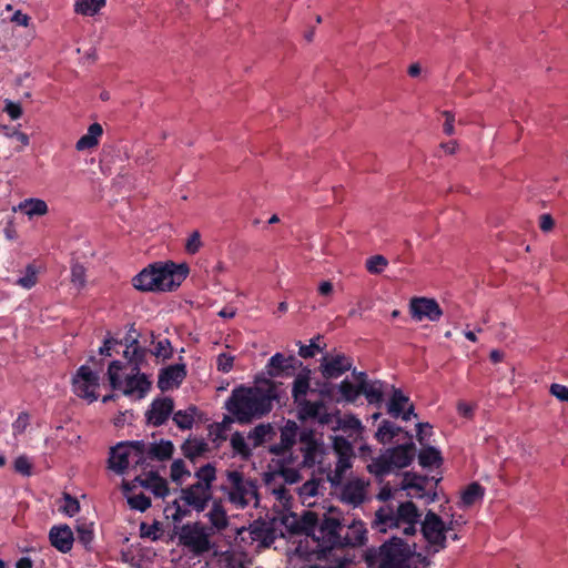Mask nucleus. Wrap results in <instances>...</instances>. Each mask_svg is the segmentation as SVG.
<instances>
[{"label":"nucleus","instance_id":"nucleus-58","mask_svg":"<svg viewBox=\"0 0 568 568\" xmlns=\"http://www.w3.org/2000/svg\"><path fill=\"white\" fill-rule=\"evenodd\" d=\"M339 426L344 432L361 433L363 430L361 420L354 415H346L339 420Z\"/></svg>","mask_w":568,"mask_h":568},{"label":"nucleus","instance_id":"nucleus-53","mask_svg":"<svg viewBox=\"0 0 568 568\" xmlns=\"http://www.w3.org/2000/svg\"><path fill=\"white\" fill-rule=\"evenodd\" d=\"M128 504L132 509L143 513L151 507V499L141 493L138 495L129 496Z\"/></svg>","mask_w":568,"mask_h":568},{"label":"nucleus","instance_id":"nucleus-63","mask_svg":"<svg viewBox=\"0 0 568 568\" xmlns=\"http://www.w3.org/2000/svg\"><path fill=\"white\" fill-rule=\"evenodd\" d=\"M31 463L27 456H19L14 460V470L23 476L31 475Z\"/></svg>","mask_w":568,"mask_h":568},{"label":"nucleus","instance_id":"nucleus-39","mask_svg":"<svg viewBox=\"0 0 568 568\" xmlns=\"http://www.w3.org/2000/svg\"><path fill=\"white\" fill-rule=\"evenodd\" d=\"M106 0H75L74 10L83 16H94L105 6Z\"/></svg>","mask_w":568,"mask_h":568},{"label":"nucleus","instance_id":"nucleus-14","mask_svg":"<svg viewBox=\"0 0 568 568\" xmlns=\"http://www.w3.org/2000/svg\"><path fill=\"white\" fill-rule=\"evenodd\" d=\"M298 426L294 420H287L281 428L280 443L270 446L268 452L275 456H282L291 450L296 442Z\"/></svg>","mask_w":568,"mask_h":568},{"label":"nucleus","instance_id":"nucleus-11","mask_svg":"<svg viewBox=\"0 0 568 568\" xmlns=\"http://www.w3.org/2000/svg\"><path fill=\"white\" fill-rule=\"evenodd\" d=\"M181 500L185 506L196 513L204 511L213 497V491L207 490L200 484H192L180 489Z\"/></svg>","mask_w":568,"mask_h":568},{"label":"nucleus","instance_id":"nucleus-16","mask_svg":"<svg viewBox=\"0 0 568 568\" xmlns=\"http://www.w3.org/2000/svg\"><path fill=\"white\" fill-rule=\"evenodd\" d=\"M49 540L52 547L62 554H68L73 546L74 535L72 529L67 525H58L51 527L49 531Z\"/></svg>","mask_w":568,"mask_h":568},{"label":"nucleus","instance_id":"nucleus-13","mask_svg":"<svg viewBox=\"0 0 568 568\" xmlns=\"http://www.w3.org/2000/svg\"><path fill=\"white\" fill-rule=\"evenodd\" d=\"M405 435L409 439L408 443L397 445L387 449L385 453L394 469H400L409 466L415 456L416 447L412 442V435L408 432H406Z\"/></svg>","mask_w":568,"mask_h":568},{"label":"nucleus","instance_id":"nucleus-36","mask_svg":"<svg viewBox=\"0 0 568 568\" xmlns=\"http://www.w3.org/2000/svg\"><path fill=\"white\" fill-rule=\"evenodd\" d=\"M194 475L197 478L195 484H200L205 489L212 490L213 483L216 479V469L212 464L207 463L200 467Z\"/></svg>","mask_w":568,"mask_h":568},{"label":"nucleus","instance_id":"nucleus-24","mask_svg":"<svg viewBox=\"0 0 568 568\" xmlns=\"http://www.w3.org/2000/svg\"><path fill=\"white\" fill-rule=\"evenodd\" d=\"M16 210L26 214L29 219H32L34 216L45 215L49 207L45 201L37 197H29L21 201Z\"/></svg>","mask_w":568,"mask_h":568},{"label":"nucleus","instance_id":"nucleus-52","mask_svg":"<svg viewBox=\"0 0 568 568\" xmlns=\"http://www.w3.org/2000/svg\"><path fill=\"white\" fill-rule=\"evenodd\" d=\"M154 348L151 351V353L162 359H169L172 357L173 348L171 345V342L168 338H163L161 341H158L154 343Z\"/></svg>","mask_w":568,"mask_h":568},{"label":"nucleus","instance_id":"nucleus-42","mask_svg":"<svg viewBox=\"0 0 568 568\" xmlns=\"http://www.w3.org/2000/svg\"><path fill=\"white\" fill-rule=\"evenodd\" d=\"M131 452V457H136L134 460L136 465H143L148 459L149 444L143 440H133L123 443Z\"/></svg>","mask_w":568,"mask_h":568},{"label":"nucleus","instance_id":"nucleus-40","mask_svg":"<svg viewBox=\"0 0 568 568\" xmlns=\"http://www.w3.org/2000/svg\"><path fill=\"white\" fill-rule=\"evenodd\" d=\"M484 497V488L478 483L469 484L462 494V503L470 507Z\"/></svg>","mask_w":568,"mask_h":568},{"label":"nucleus","instance_id":"nucleus-18","mask_svg":"<svg viewBox=\"0 0 568 568\" xmlns=\"http://www.w3.org/2000/svg\"><path fill=\"white\" fill-rule=\"evenodd\" d=\"M296 358L293 355L285 356L282 353L274 354L267 362V375L271 377L283 376L288 369L295 368Z\"/></svg>","mask_w":568,"mask_h":568},{"label":"nucleus","instance_id":"nucleus-44","mask_svg":"<svg viewBox=\"0 0 568 568\" xmlns=\"http://www.w3.org/2000/svg\"><path fill=\"white\" fill-rule=\"evenodd\" d=\"M231 446L234 453L246 460L252 456V449L245 442L244 436L240 432H235L231 437Z\"/></svg>","mask_w":568,"mask_h":568},{"label":"nucleus","instance_id":"nucleus-37","mask_svg":"<svg viewBox=\"0 0 568 568\" xmlns=\"http://www.w3.org/2000/svg\"><path fill=\"white\" fill-rule=\"evenodd\" d=\"M227 480L231 484L232 488L234 489V493L231 494V499L235 500L236 496L243 499L244 496L247 494L243 474L237 470H230L227 471Z\"/></svg>","mask_w":568,"mask_h":568},{"label":"nucleus","instance_id":"nucleus-55","mask_svg":"<svg viewBox=\"0 0 568 568\" xmlns=\"http://www.w3.org/2000/svg\"><path fill=\"white\" fill-rule=\"evenodd\" d=\"M393 469L394 468L390 465V462L388 460L386 454L377 458L371 466V471L381 476L389 474Z\"/></svg>","mask_w":568,"mask_h":568},{"label":"nucleus","instance_id":"nucleus-28","mask_svg":"<svg viewBox=\"0 0 568 568\" xmlns=\"http://www.w3.org/2000/svg\"><path fill=\"white\" fill-rule=\"evenodd\" d=\"M383 385L381 381H368L359 386V395H364L369 404L379 405L384 398Z\"/></svg>","mask_w":568,"mask_h":568},{"label":"nucleus","instance_id":"nucleus-2","mask_svg":"<svg viewBox=\"0 0 568 568\" xmlns=\"http://www.w3.org/2000/svg\"><path fill=\"white\" fill-rule=\"evenodd\" d=\"M266 387H235L226 399L224 407L240 424L251 423L272 410L273 400L276 399V385L265 381Z\"/></svg>","mask_w":568,"mask_h":568},{"label":"nucleus","instance_id":"nucleus-61","mask_svg":"<svg viewBox=\"0 0 568 568\" xmlns=\"http://www.w3.org/2000/svg\"><path fill=\"white\" fill-rule=\"evenodd\" d=\"M202 241L200 233L197 231L192 232L185 243V251L189 254H195L200 251Z\"/></svg>","mask_w":568,"mask_h":568},{"label":"nucleus","instance_id":"nucleus-60","mask_svg":"<svg viewBox=\"0 0 568 568\" xmlns=\"http://www.w3.org/2000/svg\"><path fill=\"white\" fill-rule=\"evenodd\" d=\"M320 487V480L318 479H310L305 481L300 488L298 494L302 498H310L317 495V490Z\"/></svg>","mask_w":568,"mask_h":568},{"label":"nucleus","instance_id":"nucleus-20","mask_svg":"<svg viewBox=\"0 0 568 568\" xmlns=\"http://www.w3.org/2000/svg\"><path fill=\"white\" fill-rule=\"evenodd\" d=\"M429 480H435V484L437 485L440 478L435 479L434 477L429 478L427 476H422L418 474L406 473L404 476L402 488L405 490L413 489L415 490V494L412 495L413 497L424 498L426 497V485L428 484Z\"/></svg>","mask_w":568,"mask_h":568},{"label":"nucleus","instance_id":"nucleus-10","mask_svg":"<svg viewBox=\"0 0 568 568\" xmlns=\"http://www.w3.org/2000/svg\"><path fill=\"white\" fill-rule=\"evenodd\" d=\"M409 313L412 318L417 322L424 320L438 322L443 315L437 301L428 297H413L409 302Z\"/></svg>","mask_w":568,"mask_h":568},{"label":"nucleus","instance_id":"nucleus-8","mask_svg":"<svg viewBox=\"0 0 568 568\" xmlns=\"http://www.w3.org/2000/svg\"><path fill=\"white\" fill-rule=\"evenodd\" d=\"M353 359L345 354L338 353L335 355L326 354L320 361L318 371L324 379H337L344 373L352 369Z\"/></svg>","mask_w":568,"mask_h":568},{"label":"nucleus","instance_id":"nucleus-57","mask_svg":"<svg viewBox=\"0 0 568 568\" xmlns=\"http://www.w3.org/2000/svg\"><path fill=\"white\" fill-rule=\"evenodd\" d=\"M153 480L155 481L152 483L149 490H151L155 497H166L170 494L168 481L160 475L158 477H153Z\"/></svg>","mask_w":568,"mask_h":568},{"label":"nucleus","instance_id":"nucleus-22","mask_svg":"<svg viewBox=\"0 0 568 568\" xmlns=\"http://www.w3.org/2000/svg\"><path fill=\"white\" fill-rule=\"evenodd\" d=\"M131 457V452L126 448V446L121 443L115 448L111 449L109 457V467L118 474H123L124 470L129 467Z\"/></svg>","mask_w":568,"mask_h":568},{"label":"nucleus","instance_id":"nucleus-35","mask_svg":"<svg viewBox=\"0 0 568 568\" xmlns=\"http://www.w3.org/2000/svg\"><path fill=\"white\" fill-rule=\"evenodd\" d=\"M292 463V458H282L277 460V474L283 477L286 484H296L302 479L301 473L296 468L288 467Z\"/></svg>","mask_w":568,"mask_h":568},{"label":"nucleus","instance_id":"nucleus-33","mask_svg":"<svg viewBox=\"0 0 568 568\" xmlns=\"http://www.w3.org/2000/svg\"><path fill=\"white\" fill-rule=\"evenodd\" d=\"M234 419L227 415L224 416L221 423H213L209 426V437L215 443L220 444L221 442L226 440V432L230 429L231 424Z\"/></svg>","mask_w":568,"mask_h":568},{"label":"nucleus","instance_id":"nucleus-19","mask_svg":"<svg viewBox=\"0 0 568 568\" xmlns=\"http://www.w3.org/2000/svg\"><path fill=\"white\" fill-rule=\"evenodd\" d=\"M151 388V382L145 374L140 372H132V375L126 376L123 394L126 396L139 394V398H143Z\"/></svg>","mask_w":568,"mask_h":568},{"label":"nucleus","instance_id":"nucleus-17","mask_svg":"<svg viewBox=\"0 0 568 568\" xmlns=\"http://www.w3.org/2000/svg\"><path fill=\"white\" fill-rule=\"evenodd\" d=\"M366 497L365 483L362 479L347 481L341 490V500L353 507L364 503Z\"/></svg>","mask_w":568,"mask_h":568},{"label":"nucleus","instance_id":"nucleus-9","mask_svg":"<svg viewBox=\"0 0 568 568\" xmlns=\"http://www.w3.org/2000/svg\"><path fill=\"white\" fill-rule=\"evenodd\" d=\"M180 544L191 548L197 554L205 552L210 549V539L199 524H185L181 527L179 535Z\"/></svg>","mask_w":568,"mask_h":568},{"label":"nucleus","instance_id":"nucleus-5","mask_svg":"<svg viewBox=\"0 0 568 568\" xmlns=\"http://www.w3.org/2000/svg\"><path fill=\"white\" fill-rule=\"evenodd\" d=\"M375 525L379 531L385 532L387 528H399L403 523L418 521L420 514L413 501L399 504L397 511L381 508L375 514Z\"/></svg>","mask_w":568,"mask_h":568},{"label":"nucleus","instance_id":"nucleus-59","mask_svg":"<svg viewBox=\"0 0 568 568\" xmlns=\"http://www.w3.org/2000/svg\"><path fill=\"white\" fill-rule=\"evenodd\" d=\"M71 282L78 288H82L85 285V268L83 265L75 263L71 267Z\"/></svg>","mask_w":568,"mask_h":568},{"label":"nucleus","instance_id":"nucleus-25","mask_svg":"<svg viewBox=\"0 0 568 568\" xmlns=\"http://www.w3.org/2000/svg\"><path fill=\"white\" fill-rule=\"evenodd\" d=\"M148 352L146 348L139 345L138 339L131 341V344L128 345V349L123 352V355L129 364L132 365V372L139 373L141 371V365L145 361Z\"/></svg>","mask_w":568,"mask_h":568},{"label":"nucleus","instance_id":"nucleus-21","mask_svg":"<svg viewBox=\"0 0 568 568\" xmlns=\"http://www.w3.org/2000/svg\"><path fill=\"white\" fill-rule=\"evenodd\" d=\"M103 135V128L100 123L94 122L89 125L88 131L75 143V150L79 152L92 150L100 143Z\"/></svg>","mask_w":568,"mask_h":568},{"label":"nucleus","instance_id":"nucleus-41","mask_svg":"<svg viewBox=\"0 0 568 568\" xmlns=\"http://www.w3.org/2000/svg\"><path fill=\"white\" fill-rule=\"evenodd\" d=\"M274 428L271 424H260L255 426L247 435L248 439L253 440V447H260L267 436L274 435Z\"/></svg>","mask_w":568,"mask_h":568},{"label":"nucleus","instance_id":"nucleus-47","mask_svg":"<svg viewBox=\"0 0 568 568\" xmlns=\"http://www.w3.org/2000/svg\"><path fill=\"white\" fill-rule=\"evenodd\" d=\"M342 399L347 403H355L359 396V386L354 385L348 379H344L338 385Z\"/></svg>","mask_w":568,"mask_h":568},{"label":"nucleus","instance_id":"nucleus-31","mask_svg":"<svg viewBox=\"0 0 568 568\" xmlns=\"http://www.w3.org/2000/svg\"><path fill=\"white\" fill-rule=\"evenodd\" d=\"M298 408V417L300 419H315L318 417L320 409L324 408L323 400L312 402L306 398L295 403Z\"/></svg>","mask_w":568,"mask_h":568},{"label":"nucleus","instance_id":"nucleus-26","mask_svg":"<svg viewBox=\"0 0 568 568\" xmlns=\"http://www.w3.org/2000/svg\"><path fill=\"white\" fill-rule=\"evenodd\" d=\"M300 523L302 524L300 529L304 530V534L306 536H312V539L315 544H317L316 535H320L318 527L321 523H318V516L316 513L306 510L304 514L300 517ZM317 551V545H315V548L313 549V552L316 555Z\"/></svg>","mask_w":568,"mask_h":568},{"label":"nucleus","instance_id":"nucleus-54","mask_svg":"<svg viewBox=\"0 0 568 568\" xmlns=\"http://www.w3.org/2000/svg\"><path fill=\"white\" fill-rule=\"evenodd\" d=\"M387 264L383 255H374L366 261V268L371 274H381Z\"/></svg>","mask_w":568,"mask_h":568},{"label":"nucleus","instance_id":"nucleus-12","mask_svg":"<svg viewBox=\"0 0 568 568\" xmlns=\"http://www.w3.org/2000/svg\"><path fill=\"white\" fill-rule=\"evenodd\" d=\"M174 410V400L171 397H156L145 412L146 423L153 427H160L166 423Z\"/></svg>","mask_w":568,"mask_h":568},{"label":"nucleus","instance_id":"nucleus-34","mask_svg":"<svg viewBox=\"0 0 568 568\" xmlns=\"http://www.w3.org/2000/svg\"><path fill=\"white\" fill-rule=\"evenodd\" d=\"M418 463L424 468L432 466L439 467L443 464V457L437 448L427 446L419 452Z\"/></svg>","mask_w":568,"mask_h":568},{"label":"nucleus","instance_id":"nucleus-43","mask_svg":"<svg viewBox=\"0 0 568 568\" xmlns=\"http://www.w3.org/2000/svg\"><path fill=\"white\" fill-rule=\"evenodd\" d=\"M351 467H352L351 455H347L345 452H341L338 460L335 465L334 474L331 477V483L333 485L341 484L345 471L347 469H349Z\"/></svg>","mask_w":568,"mask_h":568},{"label":"nucleus","instance_id":"nucleus-4","mask_svg":"<svg viewBox=\"0 0 568 568\" xmlns=\"http://www.w3.org/2000/svg\"><path fill=\"white\" fill-rule=\"evenodd\" d=\"M414 550L399 537H392L378 550L379 568H412L409 561Z\"/></svg>","mask_w":568,"mask_h":568},{"label":"nucleus","instance_id":"nucleus-50","mask_svg":"<svg viewBox=\"0 0 568 568\" xmlns=\"http://www.w3.org/2000/svg\"><path fill=\"white\" fill-rule=\"evenodd\" d=\"M78 541L84 547H89L94 538L93 524L82 523L77 526Z\"/></svg>","mask_w":568,"mask_h":568},{"label":"nucleus","instance_id":"nucleus-46","mask_svg":"<svg viewBox=\"0 0 568 568\" xmlns=\"http://www.w3.org/2000/svg\"><path fill=\"white\" fill-rule=\"evenodd\" d=\"M321 336L317 335L316 337L312 338L310 341L308 345H304L301 342H297L298 345V355L302 358H312L315 356L316 353L322 352L325 347V345L321 344Z\"/></svg>","mask_w":568,"mask_h":568},{"label":"nucleus","instance_id":"nucleus-32","mask_svg":"<svg viewBox=\"0 0 568 568\" xmlns=\"http://www.w3.org/2000/svg\"><path fill=\"white\" fill-rule=\"evenodd\" d=\"M404 432L402 427L396 426L390 420L384 419L379 424L375 438L381 444L390 443L399 433Z\"/></svg>","mask_w":568,"mask_h":568},{"label":"nucleus","instance_id":"nucleus-1","mask_svg":"<svg viewBox=\"0 0 568 568\" xmlns=\"http://www.w3.org/2000/svg\"><path fill=\"white\" fill-rule=\"evenodd\" d=\"M318 532L316 558L334 565H314L311 568H348L353 564V557L337 552L345 548L361 547L367 541V529L362 520H353L345 526L335 517L324 516Z\"/></svg>","mask_w":568,"mask_h":568},{"label":"nucleus","instance_id":"nucleus-15","mask_svg":"<svg viewBox=\"0 0 568 568\" xmlns=\"http://www.w3.org/2000/svg\"><path fill=\"white\" fill-rule=\"evenodd\" d=\"M186 376V368L184 364H174L162 368L158 378V387L162 390H169L178 387Z\"/></svg>","mask_w":568,"mask_h":568},{"label":"nucleus","instance_id":"nucleus-7","mask_svg":"<svg viewBox=\"0 0 568 568\" xmlns=\"http://www.w3.org/2000/svg\"><path fill=\"white\" fill-rule=\"evenodd\" d=\"M74 393L82 398L94 402L98 399L95 388L99 386V376L89 366L82 365L78 368L72 379Z\"/></svg>","mask_w":568,"mask_h":568},{"label":"nucleus","instance_id":"nucleus-62","mask_svg":"<svg viewBox=\"0 0 568 568\" xmlns=\"http://www.w3.org/2000/svg\"><path fill=\"white\" fill-rule=\"evenodd\" d=\"M234 357L227 353H221L217 356V369L222 373H229L233 368Z\"/></svg>","mask_w":568,"mask_h":568},{"label":"nucleus","instance_id":"nucleus-48","mask_svg":"<svg viewBox=\"0 0 568 568\" xmlns=\"http://www.w3.org/2000/svg\"><path fill=\"white\" fill-rule=\"evenodd\" d=\"M38 268L34 264H28L26 267V274L16 281V284L30 290L38 283Z\"/></svg>","mask_w":568,"mask_h":568},{"label":"nucleus","instance_id":"nucleus-49","mask_svg":"<svg viewBox=\"0 0 568 568\" xmlns=\"http://www.w3.org/2000/svg\"><path fill=\"white\" fill-rule=\"evenodd\" d=\"M124 368V364L120 361H112L108 367V377L110 385L113 389H120L122 387V381L119 373Z\"/></svg>","mask_w":568,"mask_h":568},{"label":"nucleus","instance_id":"nucleus-23","mask_svg":"<svg viewBox=\"0 0 568 568\" xmlns=\"http://www.w3.org/2000/svg\"><path fill=\"white\" fill-rule=\"evenodd\" d=\"M311 369L304 367L295 377L292 386V397L294 403L306 398L307 393L311 390Z\"/></svg>","mask_w":568,"mask_h":568},{"label":"nucleus","instance_id":"nucleus-64","mask_svg":"<svg viewBox=\"0 0 568 568\" xmlns=\"http://www.w3.org/2000/svg\"><path fill=\"white\" fill-rule=\"evenodd\" d=\"M549 393L561 402H568V387L558 383H552Z\"/></svg>","mask_w":568,"mask_h":568},{"label":"nucleus","instance_id":"nucleus-29","mask_svg":"<svg viewBox=\"0 0 568 568\" xmlns=\"http://www.w3.org/2000/svg\"><path fill=\"white\" fill-rule=\"evenodd\" d=\"M181 449L183 455L193 462L195 458L207 453L210 448L207 443H205L203 439L187 438L181 446Z\"/></svg>","mask_w":568,"mask_h":568},{"label":"nucleus","instance_id":"nucleus-30","mask_svg":"<svg viewBox=\"0 0 568 568\" xmlns=\"http://www.w3.org/2000/svg\"><path fill=\"white\" fill-rule=\"evenodd\" d=\"M197 414L196 406H189L186 409L173 410V422L181 430H189L193 427L195 416Z\"/></svg>","mask_w":568,"mask_h":568},{"label":"nucleus","instance_id":"nucleus-56","mask_svg":"<svg viewBox=\"0 0 568 568\" xmlns=\"http://www.w3.org/2000/svg\"><path fill=\"white\" fill-rule=\"evenodd\" d=\"M61 511L69 517H73L80 510V503L77 498L72 497L69 494L63 495V505L61 506Z\"/></svg>","mask_w":568,"mask_h":568},{"label":"nucleus","instance_id":"nucleus-6","mask_svg":"<svg viewBox=\"0 0 568 568\" xmlns=\"http://www.w3.org/2000/svg\"><path fill=\"white\" fill-rule=\"evenodd\" d=\"M422 534L427 542L438 552L447 547V528L439 515L428 510L422 523Z\"/></svg>","mask_w":568,"mask_h":568},{"label":"nucleus","instance_id":"nucleus-51","mask_svg":"<svg viewBox=\"0 0 568 568\" xmlns=\"http://www.w3.org/2000/svg\"><path fill=\"white\" fill-rule=\"evenodd\" d=\"M190 475H191V473L186 468L185 463H184L183 459H175L171 464L170 477H171L173 483H175L178 485H182V477L183 476H190Z\"/></svg>","mask_w":568,"mask_h":568},{"label":"nucleus","instance_id":"nucleus-3","mask_svg":"<svg viewBox=\"0 0 568 568\" xmlns=\"http://www.w3.org/2000/svg\"><path fill=\"white\" fill-rule=\"evenodd\" d=\"M187 274L189 267L185 264L154 263L136 274L132 278V284L141 292L172 291L186 278Z\"/></svg>","mask_w":568,"mask_h":568},{"label":"nucleus","instance_id":"nucleus-45","mask_svg":"<svg viewBox=\"0 0 568 568\" xmlns=\"http://www.w3.org/2000/svg\"><path fill=\"white\" fill-rule=\"evenodd\" d=\"M211 524L217 528L223 529L227 526V517L223 506L214 501L211 510L207 514Z\"/></svg>","mask_w":568,"mask_h":568},{"label":"nucleus","instance_id":"nucleus-27","mask_svg":"<svg viewBox=\"0 0 568 568\" xmlns=\"http://www.w3.org/2000/svg\"><path fill=\"white\" fill-rule=\"evenodd\" d=\"M174 446L171 440L149 444L148 459L164 462L172 457Z\"/></svg>","mask_w":568,"mask_h":568},{"label":"nucleus","instance_id":"nucleus-38","mask_svg":"<svg viewBox=\"0 0 568 568\" xmlns=\"http://www.w3.org/2000/svg\"><path fill=\"white\" fill-rule=\"evenodd\" d=\"M409 402V398L405 396L402 390L394 389V393L390 397V400L388 403V414L394 417L398 418L400 414L403 413V409L405 408V405Z\"/></svg>","mask_w":568,"mask_h":568}]
</instances>
